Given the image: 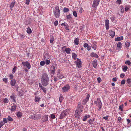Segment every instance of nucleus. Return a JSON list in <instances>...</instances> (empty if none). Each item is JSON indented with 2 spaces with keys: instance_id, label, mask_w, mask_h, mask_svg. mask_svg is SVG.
Returning <instances> with one entry per match:
<instances>
[{
  "instance_id": "59",
  "label": "nucleus",
  "mask_w": 131,
  "mask_h": 131,
  "mask_svg": "<svg viewBox=\"0 0 131 131\" xmlns=\"http://www.w3.org/2000/svg\"><path fill=\"white\" fill-rule=\"evenodd\" d=\"M5 123H6L7 122V120L6 118H4L3 120V122Z\"/></svg>"
},
{
  "instance_id": "5",
  "label": "nucleus",
  "mask_w": 131,
  "mask_h": 131,
  "mask_svg": "<svg viewBox=\"0 0 131 131\" xmlns=\"http://www.w3.org/2000/svg\"><path fill=\"white\" fill-rule=\"evenodd\" d=\"M94 103L96 104V105L99 108L98 110H100L101 108L102 105L100 98H97V100L94 102Z\"/></svg>"
},
{
  "instance_id": "23",
  "label": "nucleus",
  "mask_w": 131,
  "mask_h": 131,
  "mask_svg": "<svg viewBox=\"0 0 131 131\" xmlns=\"http://www.w3.org/2000/svg\"><path fill=\"white\" fill-rule=\"evenodd\" d=\"M122 68L124 72H126L128 69L127 66L126 65H123L122 67Z\"/></svg>"
},
{
  "instance_id": "16",
  "label": "nucleus",
  "mask_w": 131,
  "mask_h": 131,
  "mask_svg": "<svg viewBox=\"0 0 131 131\" xmlns=\"http://www.w3.org/2000/svg\"><path fill=\"white\" fill-rule=\"evenodd\" d=\"M90 55L91 57L92 58L95 57L96 58H98L99 57L98 55L97 54L93 52L91 53Z\"/></svg>"
},
{
  "instance_id": "7",
  "label": "nucleus",
  "mask_w": 131,
  "mask_h": 131,
  "mask_svg": "<svg viewBox=\"0 0 131 131\" xmlns=\"http://www.w3.org/2000/svg\"><path fill=\"white\" fill-rule=\"evenodd\" d=\"M57 76L58 78L60 79H61L64 77L63 73L61 72L60 69H58L57 70Z\"/></svg>"
},
{
  "instance_id": "2",
  "label": "nucleus",
  "mask_w": 131,
  "mask_h": 131,
  "mask_svg": "<svg viewBox=\"0 0 131 131\" xmlns=\"http://www.w3.org/2000/svg\"><path fill=\"white\" fill-rule=\"evenodd\" d=\"M83 107L81 105V103H79L78 107L75 111V116L77 118H79L80 117V113L83 111Z\"/></svg>"
},
{
  "instance_id": "12",
  "label": "nucleus",
  "mask_w": 131,
  "mask_h": 131,
  "mask_svg": "<svg viewBox=\"0 0 131 131\" xmlns=\"http://www.w3.org/2000/svg\"><path fill=\"white\" fill-rule=\"evenodd\" d=\"M90 96L89 94H88L86 96V98L83 100L82 103L83 104H85L86 103L89 101Z\"/></svg>"
},
{
  "instance_id": "27",
  "label": "nucleus",
  "mask_w": 131,
  "mask_h": 131,
  "mask_svg": "<svg viewBox=\"0 0 131 131\" xmlns=\"http://www.w3.org/2000/svg\"><path fill=\"white\" fill-rule=\"evenodd\" d=\"M10 97L11 100H12L15 103L16 102V101L15 100L16 97L14 96V94H13Z\"/></svg>"
},
{
  "instance_id": "6",
  "label": "nucleus",
  "mask_w": 131,
  "mask_h": 131,
  "mask_svg": "<svg viewBox=\"0 0 131 131\" xmlns=\"http://www.w3.org/2000/svg\"><path fill=\"white\" fill-rule=\"evenodd\" d=\"M57 65L56 63H53L52 65L51 66L50 70L51 73V74H54L55 73V69L56 68H57Z\"/></svg>"
},
{
  "instance_id": "22",
  "label": "nucleus",
  "mask_w": 131,
  "mask_h": 131,
  "mask_svg": "<svg viewBox=\"0 0 131 131\" xmlns=\"http://www.w3.org/2000/svg\"><path fill=\"white\" fill-rule=\"evenodd\" d=\"M109 33L110 36H111L112 38L114 37L115 35V32L114 31L112 30L110 31Z\"/></svg>"
},
{
  "instance_id": "25",
  "label": "nucleus",
  "mask_w": 131,
  "mask_h": 131,
  "mask_svg": "<svg viewBox=\"0 0 131 131\" xmlns=\"http://www.w3.org/2000/svg\"><path fill=\"white\" fill-rule=\"evenodd\" d=\"M94 119H90L88 122L89 125H92L94 123Z\"/></svg>"
},
{
  "instance_id": "26",
  "label": "nucleus",
  "mask_w": 131,
  "mask_h": 131,
  "mask_svg": "<svg viewBox=\"0 0 131 131\" xmlns=\"http://www.w3.org/2000/svg\"><path fill=\"white\" fill-rule=\"evenodd\" d=\"M16 82V81L15 79L12 80L10 82V84L13 86H14Z\"/></svg>"
},
{
  "instance_id": "40",
  "label": "nucleus",
  "mask_w": 131,
  "mask_h": 131,
  "mask_svg": "<svg viewBox=\"0 0 131 131\" xmlns=\"http://www.w3.org/2000/svg\"><path fill=\"white\" fill-rule=\"evenodd\" d=\"M7 119L10 121H12L13 120V119L10 116H8L7 118Z\"/></svg>"
},
{
  "instance_id": "30",
  "label": "nucleus",
  "mask_w": 131,
  "mask_h": 131,
  "mask_svg": "<svg viewBox=\"0 0 131 131\" xmlns=\"http://www.w3.org/2000/svg\"><path fill=\"white\" fill-rule=\"evenodd\" d=\"M64 51L67 54H69L70 53L71 49L69 48H68L65 49Z\"/></svg>"
},
{
  "instance_id": "13",
  "label": "nucleus",
  "mask_w": 131,
  "mask_h": 131,
  "mask_svg": "<svg viewBox=\"0 0 131 131\" xmlns=\"http://www.w3.org/2000/svg\"><path fill=\"white\" fill-rule=\"evenodd\" d=\"M17 106L15 104L13 103V105L11 107L10 111L11 112H13L16 110V109Z\"/></svg>"
},
{
  "instance_id": "32",
  "label": "nucleus",
  "mask_w": 131,
  "mask_h": 131,
  "mask_svg": "<svg viewBox=\"0 0 131 131\" xmlns=\"http://www.w3.org/2000/svg\"><path fill=\"white\" fill-rule=\"evenodd\" d=\"M72 58L74 60H76V57L77 56V55L74 53H72Z\"/></svg>"
},
{
  "instance_id": "48",
  "label": "nucleus",
  "mask_w": 131,
  "mask_h": 131,
  "mask_svg": "<svg viewBox=\"0 0 131 131\" xmlns=\"http://www.w3.org/2000/svg\"><path fill=\"white\" fill-rule=\"evenodd\" d=\"M46 63L47 65L49 64L50 63V60L47 59H46Z\"/></svg>"
},
{
  "instance_id": "41",
  "label": "nucleus",
  "mask_w": 131,
  "mask_h": 131,
  "mask_svg": "<svg viewBox=\"0 0 131 131\" xmlns=\"http://www.w3.org/2000/svg\"><path fill=\"white\" fill-rule=\"evenodd\" d=\"M131 62L129 60H127L125 62V64H128L129 65H130L131 64Z\"/></svg>"
},
{
  "instance_id": "49",
  "label": "nucleus",
  "mask_w": 131,
  "mask_h": 131,
  "mask_svg": "<svg viewBox=\"0 0 131 131\" xmlns=\"http://www.w3.org/2000/svg\"><path fill=\"white\" fill-rule=\"evenodd\" d=\"M36 116H37V120H38V119H40L41 118V115L40 114H38V115H36Z\"/></svg>"
},
{
  "instance_id": "35",
  "label": "nucleus",
  "mask_w": 131,
  "mask_h": 131,
  "mask_svg": "<svg viewBox=\"0 0 131 131\" xmlns=\"http://www.w3.org/2000/svg\"><path fill=\"white\" fill-rule=\"evenodd\" d=\"M69 10V9L66 7H64L63 9V11L64 13L68 12Z\"/></svg>"
},
{
  "instance_id": "64",
  "label": "nucleus",
  "mask_w": 131,
  "mask_h": 131,
  "mask_svg": "<svg viewBox=\"0 0 131 131\" xmlns=\"http://www.w3.org/2000/svg\"><path fill=\"white\" fill-rule=\"evenodd\" d=\"M117 79L116 77H114L112 79V81L113 82H115L117 81Z\"/></svg>"
},
{
  "instance_id": "53",
  "label": "nucleus",
  "mask_w": 131,
  "mask_h": 131,
  "mask_svg": "<svg viewBox=\"0 0 131 131\" xmlns=\"http://www.w3.org/2000/svg\"><path fill=\"white\" fill-rule=\"evenodd\" d=\"M50 117L52 119H54L55 118V115L53 114H51Z\"/></svg>"
},
{
  "instance_id": "31",
  "label": "nucleus",
  "mask_w": 131,
  "mask_h": 131,
  "mask_svg": "<svg viewBox=\"0 0 131 131\" xmlns=\"http://www.w3.org/2000/svg\"><path fill=\"white\" fill-rule=\"evenodd\" d=\"M16 115L18 117L20 118L22 116V113L20 112H18L16 114Z\"/></svg>"
},
{
  "instance_id": "62",
  "label": "nucleus",
  "mask_w": 131,
  "mask_h": 131,
  "mask_svg": "<svg viewBox=\"0 0 131 131\" xmlns=\"http://www.w3.org/2000/svg\"><path fill=\"white\" fill-rule=\"evenodd\" d=\"M29 0H26V1L25 4L27 5H28L29 4Z\"/></svg>"
},
{
  "instance_id": "46",
  "label": "nucleus",
  "mask_w": 131,
  "mask_h": 131,
  "mask_svg": "<svg viewBox=\"0 0 131 131\" xmlns=\"http://www.w3.org/2000/svg\"><path fill=\"white\" fill-rule=\"evenodd\" d=\"M5 124L4 123L3 121L1 122H0V128H1V127Z\"/></svg>"
},
{
  "instance_id": "58",
  "label": "nucleus",
  "mask_w": 131,
  "mask_h": 131,
  "mask_svg": "<svg viewBox=\"0 0 131 131\" xmlns=\"http://www.w3.org/2000/svg\"><path fill=\"white\" fill-rule=\"evenodd\" d=\"M97 79L98 82L99 83H100L102 80L101 79L100 77L97 78Z\"/></svg>"
},
{
  "instance_id": "52",
  "label": "nucleus",
  "mask_w": 131,
  "mask_h": 131,
  "mask_svg": "<svg viewBox=\"0 0 131 131\" xmlns=\"http://www.w3.org/2000/svg\"><path fill=\"white\" fill-rule=\"evenodd\" d=\"M41 89L43 91V92L44 93H46V89L43 86V87Z\"/></svg>"
},
{
  "instance_id": "50",
  "label": "nucleus",
  "mask_w": 131,
  "mask_h": 131,
  "mask_svg": "<svg viewBox=\"0 0 131 131\" xmlns=\"http://www.w3.org/2000/svg\"><path fill=\"white\" fill-rule=\"evenodd\" d=\"M67 19H69L72 18L71 15V14H69L68 15L66 16Z\"/></svg>"
},
{
  "instance_id": "61",
  "label": "nucleus",
  "mask_w": 131,
  "mask_h": 131,
  "mask_svg": "<svg viewBox=\"0 0 131 131\" xmlns=\"http://www.w3.org/2000/svg\"><path fill=\"white\" fill-rule=\"evenodd\" d=\"M125 75V74L124 73H121L120 75V77L121 78H123L124 77Z\"/></svg>"
},
{
  "instance_id": "34",
  "label": "nucleus",
  "mask_w": 131,
  "mask_h": 131,
  "mask_svg": "<svg viewBox=\"0 0 131 131\" xmlns=\"http://www.w3.org/2000/svg\"><path fill=\"white\" fill-rule=\"evenodd\" d=\"M26 31L29 34H30L32 32V31L30 28L28 27L27 28Z\"/></svg>"
},
{
  "instance_id": "15",
  "label": "nucleus",
  "mask_w": 131,
  "mask_h": 131,
  "mask_svg": "<svg viewBox=\"0 0 131 131\" xmlns=\"http://www.w3.org/2000/svg\"><path fill=\"white\" fill-rule=\"evenodd\" d=\"M97 64V60L96 59L94 60L93 61L92 64L93 67L96 68Z\"/></svg>"
},
{
  "instance_id": "38",
  "label": "nucleus",
  "mask_w": 131,
  "mask_h": 131,
  "mask_svg": "<svg viewBox=\"0 0 131 131\" xmlns=\"http://www.w3.org/2000/svg\"><path fill=\"white\" fill-rule=\"evenodd\" d=\"M9 100L7 98H5L3 101V102L4 103H7L8 102Z\"/></svg>"
},
{
  "instance_id": "56",
  "label": "nucleus",
  "mask_w": 131,
  "mask_h": 131,
  "mask_svg": "<svg viewBox=\"0 0 131 131\" xmlns=\"http://www.w3.org/2000/svg\"><path fill=\"white\" fill-rule=\"evenodd\" d=\"M87 117L85 115L83 117V119H82V120L83 121H85L87 119Z\"/></svg>"
},
{
  "instance_id": "24",
  "label": "nucleus",
  "mask_w": 131,
  "mask_h": 131,
  "mask_svg": "<svg viewBox=\"0 0 131 131\" xmlns=\"http://www.w3.org/2000/svg\"><path fill=\"white\" fill-rule=\"evenodd\" d=\"M123 36H120L118 37L115 39V41H120L123 40Z\"/></svg>"
},
{
  "instance_id": "19",
  "label": "nucleus",
  "mask_w": 131,
  "mask_h": 131,
  "mask_svg": "<svg viewBox=\"0 0 131 131\" xmlns=\"http://www.w3.org/2000/svg\"><path fill=\"white\" fill-rule=\"evenodd\" d=\"M48 119V115H45L43 116L42 118V121L44 122L47 121Z\"/></svg>"
},
{
  "instance_id": "17",
  "label": "nucleus",
  "mask_w": 131,
  "mask_h": 131,
  "mask_svg": "<svg viewBox=\"0 0 131 131\" xmlns=\"http://www.w3.org/2000/svg\"><path fill=\"white\" fill-rule=\"evenodd\" d=\"M15 4V1H13L10 4V8L11 10H12L14 5Z\"/></svg>"
},
{
  "instance_id": "37",
  "label": "nucleus",
  "mask_w": 131,
  "mask_h": 131,
  "mask_svg": "<svg viewBox=\"0 0 131 131\" xmlns=\"http://www.w3.org/2000/svg\"><path fill=\"white\" fill-rule=\"evenodd\" d=\"M123 104H122L121 105H120L119 106V110L121 112H123V109L122 108V107H123Z\"/></svg>"
},
{
  "instance_id": "36",
  "label": "nucleus",
  "mask_w": 131,
  "mask_h": 131,
  "mask_svg": "<svg viewBox=\"0 0 131 131\" xmlns=\"http://www.w3.org/2000/svg\"><path fill=\"white\" fill-rule=\"evenodd\" d=\"M54 40V38L52 36H51L50 37V42L51 43H52L53 42Z\"/></svg>"
},
{
  "instance_id": "45",
  "label": "nucleus",
  "mask_w": 131,
  "mask_h": 131,
  "mask_svg": "<svg viewBox=\"0 0 131 131\" xmlns=\"http://www.w3.org/2000/svg\"><path fill=\"white\" fill-rule=\"evenodd\" d=\"M63 99V97L62 96H60L59 98V100L60 102L61 103L62 101V100Z\"/></svg>"
},
{
  "instance_id": "43",
  "label": "nucleus",
  "mask_w": 131,
  "mask_h": 131,
  "mask_svg": "<svg viewBox=\"0 0 131 131\" xmlns=\"http://www.w3.org/2000/svg\"><path fill=\"white\" fill-rule=\"evenodd\" d=\"M45 64V62L43 61H41L40 62V65L41 66H44V65Z\"/></svg>"
},
{
  "instance_id": "1",
  "label": "nucleus",
  "mask_w": 131,
  "mask_h": 131,
  "mask_svg": "<svg viewBox=\"0 0 131 131\" xmlns=\"http://www.w3.org/2000/svg\"><path fill=\"white\" fill-rule=\"evenodd\" d=\"M49 78L48 74L46 73L42 74L41 78V83L44 86H46L49 84Z\"/></svg>"
},
{
  "instance_id": "28",
  "label": "nucleus",
  "mask_w": 131,
  "mask_h": 131,
  "mask_svg": "<svg viewBox=\"0 0 131 131\" xmlns=\"http://www.w3.org/2000/svg\"><path fill=\"white\" fill-rule=\"evenodd\" d=\"M36 115L35 114H33L31 115L30 117V118L31 119H34L35 120H37V118Z\"/></svg>"
},
{
  "instance_id": "60",
  "label": "nucleus",
  "mask_w": 131,
  "mask_h": 131,
  "mask_svg": "<svg viewBox=\"0 0 131 131\" xmlns=\"http://www.w3.org/2000/svg\"><path fill=\"white\" fill-rule=\"evenodd\" d=\"M91 46L88 45V46L87 47V50H88V51H89L91 49Z\"/></svg>"
},
{
  "instance_id": "39",
  "label": "nucleus",
  "mask_w": 131,
  "mask_h": 131,
  "mask_svg": "<svg viewBox=\"0 0 131 131\" xmlns=\"http://www.w3.org/2000/svg\"><path fill=\"white\" fill-rule=\"evenodd\" d=\"M17 68L16 66H15L14 68H13V72L12 73L13 74H14L15 73V71H16V69H17Z\"/></svg>"
},
{
  "instance_id": "33",
  "label": "nucleus",
  "mask_w": 131,
  "mask_h": 131,
  "mask_svg": "<svg viewBox=\"0 0 131 131\" xmlns=\"http://www.w3.org/2000/svg\"><path fill=\"white\" fill-rule=\"evenodd\" d=\"M130 6L129 5H127L125 6V11L126 12H127L129 9Z\"/></svg>"
},
{
  "instance_id": "54",
  "label": "nucleus",
  "mask_w": 131,
  "mask_h": 131,
  "mask_svg": "<svg viewBox=\"0 0 131 131\" xmlns=\"http://www.w3.org/2000/svg\"><path fill=\"white\" fill-rule=\"evenodd\" d=\"M110 19L111 21L113 22L115 20V17L114 16H112L110 17Z\"/></svg>"
},
{
  "instance_id": "10",
  "label": "nucleus",
  "mask_w": 131,
  "mask_h": 131,
  "mask_svg": "<svg viewBox=\"0 0 131 131\" xmlns=\"http://www.w3.org/2000/svg\"><path fill=\"white\" fill-rule=\"evenodd\" d=\"M22 63L24 66H26L28 69H30L31 68V65L30 63L28 61L22 62Z\"/></svg>"
},
{
  "instance_id": "4",
  "label": "nucleus",
  "mask_w": 131,
  "mask_h": 131,
  "mask_svg": "<svg viewBox=\"0 0 131 131\" xmlns=\"http://www.w3.org/2000/svg\"><path fill=\"white\" fill-rule=\"evenodd\" d=\"M69 113L70 110L68 109H67L66 110L62 112L60 117V119H62L64 117H65L67 115L69 114Z\"/></svg>"
},
{
  "instance_id": "42",
  "label": "nucleus",
  "mask_w": 131,
  "mask_h": 131,
  "mask_svg": "<svg viewBox=\"0 0 131 131\" xmlns=\"http://www.w3.org/2000/svg\"><path fill=\"white\" fill-rule=\"evenodd\" d=\"M73 15L75 17H76L77 16V14L75 11H74L73 12Z\"/></svg>"
},
{
  "instance_id": "18",
  "label": "nucleus",
  "mask_w": 131,
  "mask_h": 131,
  "mask_svg": "<svg viewBox=\"0 0 131 131\" xmlns=\"http://www.w3.org/2000/svg\"><path fill=\"white\" fill-rule=\"evenodd\" d=\"M92 43L93 45H92V48L93 49L95 50L96 49V43L95 41H93Z\"/></svg>"
},
{
  "instance_id": "29",
  "label": "nucleus",
  "mask_w": 131,
  "mask_h": 131,
  "mask_svg": "<svg viewBox=\"0 0 131 131\" xmlns=\"http://www.w3.org/2000/svg\"><path fill=\"white\" fill-rule=\"evenodd\" d=\"M79 39L78 38H76L74 40V43L76 45H78L79 44Z\"/></svg>"
},
{
  "instance_id": "47",
  "label": "nucleus",
  "mask_w": 131,
  "mask_h": 131,
  "mask_svg": "<svg viewBox=\"0 0 131 131\" xmlns=\"http://www.w3.org/2000/svg\"><path fill=\"white\" fill-rule=\"evenodd\" d=\"M127 83L129 84L131 82V79L130 78L128 79L126 81Z\"/></svg>"
},
{
  "instance_id": "55",
  "label": "nucleus",
  "mask_w": 131,
  "mask_h": 131,
  "mask_svg": "<svg viewBox=\"0 0 131 131\" xmlns=\"http://www.w3.org/2000/svg\"><path fill=\"white\" fill-rule=\"evenodd\" d=\"M65 28L67 30H69V26L67 24H66V25L65 26Z\"/></svg>"
},
{
  "instance_id": "44",
  "label": "nucleus",
  "mask_w": 131,
  "mask_h": 131,
  "mask_svg": "<svg viewBox=\"0 0 131 131\" xmlns=\"http://www.w3.org/2000/svg\"><path fill=\"white\" fill-rule=\"evenodd\" d=\"M125 46L126 47H128L129 46L130 43L128 42H126L125 43Z\"/></svg>"
},
{
  "instance_id": "14",
  "label": "nucleus",
  "mask_w": 131,
  "mask_h": 131,
  "mask_svg": "<svg viewBox=\"0 0 131 131\" xmlns=\"http://www.w3.org/2000/svg\"><path fill=\"white\" fill-rule=\"evenodd\" d=\"M105 26L106 30H108L109 27V21L108 19H106L105 20Z\"/></svg>"
},
{
  "instance_id": "11",
  "label": "nucleus",
  "mask_w": 131,
  "mask_h": 131,
  "mask_svg": "<svg viewBox=\"0 0 131 131\" xmlns=\"http://www.w3.org/2000/svg\"><path fill=\"white\" fill-rule=\"evenodd\" d=\"M70 88V86L69 85H67L62 88V91L63 92H66L69 90Z\"/></svg>"
},
{
  "instance_id": "9",
  "label": "nucleus",
  "mask_w": 131,
  "mask_h": 131,
  "mask_svg": "<svg viewBox=\"0 0 131 131\" xmlns=\"http://www.w3.org/2000/svg\"><path fill=\"white\" fill-rule=\"evenodd\" d=\"M100 0H94L93 2L92 6L96 8L97 6H98Z\"/></svg>"
},
{
  "instance_id": "20",
  "label": "nucleus",
  "mask_w": 131,
  "mask_h": 131,
  "mask_svg": "<svg viewBox=\"0 0 131 131\" xmlns=\"http://www.w3.org/2000/svg\"><path fill=\"white\" fill-rule=\"evenodd\" d=\"M40 99L41 98L40 96H36L35 97L34 100L36 102L39 103Z\"/></svg>"
},
{
  "instance_id": "63",
  "label": "nucleus",
  "mask_w": 131,
  "mask_h": 131,
  "mask_svg": "<svg viewBox=\"0 0 131 131\" xmlns=\"http://www.w3.org/2000/svg\"><path fill=\"white\" fill-rule=\"evenodd\" d=\"M88 45V44L87 43H85L84 44L83 46L85 48H86L87 47Z\"/></svg>"
},
{
  "instance_id": "51",
  "label": "nucleus",
  "mask_w": 131,
  "mask_h": 131,
  "mask_svg": "<svg viewBox=\"0 0 131 131\" xmlns=\"http://www.w3.org/2000/svg\"><path fill=\"white\" fill-rule=\"evenodd\" d=\"M126 82V80H122L121 82V84H125Z\"/></svg>"
},
{
  "instance_id": "8",
  "label": "nucleus",
  "mask_w": 131,
  "mask_h": 131,
  "mask_svg": "<svg viewBox=\"0 0 131 131\" xmlns=\"http://www.w3.org/2000/svg\"><path fill=\"white\" fill-rule=\"evenodd\" d=\"M74 62L76 64L77 67L79 68H80L82 67V62L80 59L77 58L76 61H75Z\"/></svg>"
},
{
  "instance_id": "57",
  "label": "nucleus",
  "mask_w": 131,
  "mask_h": 131,
  "mask_svg": "<svg viewBox=\"0 0 131 131\" xmlns=\"http://www.w3.org/2000/svg\"><path fill=\"white\" fill-rule=\"evenodd\" d=\"M58 21L57 20H56L54 23V25L55 26H57L58 25Z\"/></svg>"
},
{
  "instance_id": "3",
  "label": "nucleus",
  "mask_w": 131,
  "mask_h": 131,
  "mask_svg": "<svg viewBox=\"0 0 131 131\" xmlns=\"http://www.w3.org/2000/svg\"><path fill=\"white\" fill-rule=\"evenodd\" d=\"M54 14L55 17L56 18L59 17L60 15V11L58 6H56L53 10Z\"/></svg>"
},
{
  "instance_id": "21",
  "label": "nucleus",
  "mask_w": 131,
  "mask_h": 131,
  "mask_svg": "<svg viewBox=\"0 0 131 131\" xmlns=\"http://www.w3.org/2000/svg\"><path fill=\"white\" fill-rule=\"evenodd\" d=\"M122 44L121 42H118L117 45V47L116 49L117 50H119V49H121L122 48Z\"/></svg>"
}]
</instances>
